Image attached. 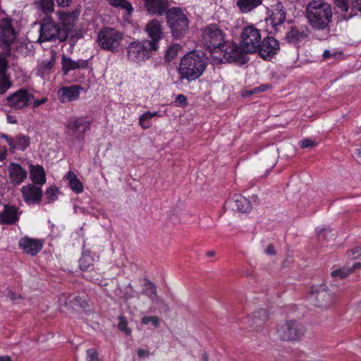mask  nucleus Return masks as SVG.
Instances as JSON below:
<instances>
[{
  "instance_id": "62",
  "label": "nucleus",
  "mask_w": 361,
  "mask_h": 361,
  "mask_svg": "<svg viewBox=\"0 0 361 361\" xmlns=\"http://www.w3.org/2000/svg\"><path fill=\"white\" fill-rule=\"evenodd\" d=\"M355 3L358 11L361 12V0H355Z\"/></svg>"
},
{
  "instance_id": "42",
  "label": "nucleus",
  "mask_w": 361,
  "mask_h": 361,
  "mask_svg": "<svg viewBox=\"0 0 361 361\" xmlns=\"http://www.w3.org/2000/svg\"><path fill=\"white\" fill-rule=\"evenodd\" d=\"M11 82L6 76L0 80V94L5 93L11 87Z\"/></svg>"
},
{
  "instance_id": "25",
  "label": "nucleus",
  "mask_w": 361,
  "mask_h": 361,
  "mask_svg": "<svg viewBox=\"0 0 361 361\" xmlns=\"http://www.w3.org/2000/svg\"><path fill=\"white\" fill-rule=\"evenodd\" d=\"M8 173L11 182L15 185H19L27 178V173L20 164L11 163L8 166Z\"/></svg>"
},
{
  "instance_id": "63",
  "label": "nucleus",
  "mask_w": 361,
  "mask_h": 361,
  "mask_svg": "<svg viewBox=\"0 0 361 361\" xmlns=\"http://www.w3.org/2000/svg\"><path fill=\"white\" fill-rule=\"evenodd\" d=\"M9 297H10L11 300H16L17 298H20V296L16 297V295H14L13 293H10Z\"/></svg>"
},
{
  "instance_id": "48",
  "label": "nucleus",
  "mask_w": 361,
  "mask_h": 361,
  "mask_svg": "<svg viewBox=\"0 0 361 361\" xmlns=\"http://www.w3.org/2000/svg\"><path fill=\"white\" fill-rule=\"evenodd\" d=\"M8 68V61L4 54H0V74L4 73Z\"/></svg>"
},
{
  "instance_id": "57",
  "label": "nucleus",
  "mask_w": 361,
  "mask_h": 361,
  "mask_svg": "<svg viewBox=\"0 0 361 361\" xmlns=\"http://www.w3.org/2000/svg\"><path fill=\"white\" fill-rule=\"evenodd\" d=\"M149 355V352L147 350L140 348L137 350V355L140 357H148Z\"/></svg>"
},
{
  "instance_id": "6",
  "label": "nucleus",
  "mask_w": 361,
  "mask_h": 361,
  "mask_svg": "<svg viewBox=\"0 0 361 361\" xmlns=\"http://www.w3.org/2000/svg\"><path fill=\"white\" fill-rule=\"evenodd\" d=\"M123 39V34L121 31L104 27L99 32L97 42L102 49L114 52L118 50Z\"/></svg>"
},
{
  "instance_id": "26",
  "label": "nucleus",
  "mask_w": 361,
  "mask_h": 361,
  "mask_svg": "<svg viewBox=\"0 0 361 361\" xmlns=\"http://www.w3.org/2000/svg\"><path fill=\"white\" fill-rule=\"evenodd\" d=\"M30 178L35 185L42 186L46 183V173L43 166L37 165H30Z\"/></svg>"
},
{
  "instance_id": "8",
  "label": "nucleus",
  "mask_w": 361,
  "mask_h": 361,
  "mask_svg": "<svg viewBox=\"0 0 361 361\" xmlns=\"http://www.w3.org/2000/svg\"><path fill=\"white\" fill-rule=\"evenodd\" d=\"M68 37L64 29L54 21L51 17H44L40 23L39 39L42 42H49L59 39L64 41Z\"/></svg>"
},
{
  "instance_id": "24",
  "label": "nucleus",
  "mask_w": 361,
  "mask_h": 361,
  "mask_svg": "<svg viewBox=\"0 0 361 361\" xmlns=\"http://www.w3.org/2000/svg\"><path fill=\"white\" fill-rule=\"evenodd\" d=\"M18 208L15 205L4 204L0 212V224H14L19 220Z\"/></svg>"
},
{
  "instance_id": "1",
  "label": "nucleus",
  "mask_w": 361,
  "mask_h": 361,
  "mask_svg": "<svg viewBox=\"0 0 361 361\" xmlns=\"http://www.w3.org/2000/svg\"><path fill=\"white\" fill-rule=\"evenodd\" d=\"M201 41L216 63H231V41L225 40V34L216 24L202 30Z\"/></svg>"
},
{
  "instance_id": "46",
  "label": "nucleus",
  "mask_w": 361,
  "mask_h": 361,
  "mask_svg": "<svg viewBox=\"0 0 361 361\" xmlns=\"http://www.w3.org/2000/svg\"><path fill=\"white\" fill-rule=\"evenodd\" d=\"M346 255L348 258L350 259H356L361 255V247H356L353 249L348 250L346 253Z\"/></svg>"
},
{
  "instance_id": "59",
  "label": "nucleus",
  "mask_w": 361,
  "mask_h": 361,
  "mask_svg": "<svg viewBox=\"0 0 361 361\" xmlns=\"http://www.w3.org/2000/svg\"><path fill=\"white\" fill-rule=\"evenodd\" d=\"M265 252L267 255H274L276 254L274 247L272 245H269L268 247L266 249Z\"/></svg>"
},
{
  "instance_id": "55",
  "label": "nucleus",
  "mask_w": 361,
  "mask_h": 361,
  "mask_svg": "<svg viewBox=\"0 0 361 361\" xmlns=\"http://www.w3.org/2000/svg\"><path fill=\"white\" fill-rule=\"evenodd\" d=\"M47 98H42L41 99H36L33 102V108H37L41 104H44L47 102Z\"/></svg>"
},
{
  "instance_id": "21",
  "label": "nucleus",
  "mask_w": 361,
  "mask_h": 361,
  "mask_svg": "<svg viewBox=\"0 0 361 361\" xmlns=\"http://www.w3.org/2000/svg\"><path fill=\"white\" fill-rule=\"evenodd\" d=\"M61 64L63 75H67L72 71L87 68L89 66V60L80 59L78 61H74L71 57L63 54Z\"/></svg>"
},
{
  "instance_id": "44",
  "label": "nucleus",
  "mask_w": 361,
  "mask_h": 361,
  "mask_svg": "<svg viewBox=\"0 0 361 361\" xmlns=\"http://www.w3.org/2000/svg\"><path fill=\"white\" fill-rule=\"evenodd\" d=\"M317 143L310 138H305L299 142V145L302 149L313 147L317 146Z\"/></svg>"
},
{
  "instance_id": "19",
  "label": "nucleus",
  "mask_w": 361,
  "mask_h": 361,
  "mask_svg": "<svg viewBox=\"0 0 361 361\" xmlns=\"http://www.w3.org/2000/svg\"><path fill=\"white\" fill-rule=\"evenodd\" d=\"M225 204L231 207L232 210L240 213H249L252 209L250 200L240 194H234L226 202Z\"/></svg>"
},
{
  "instance_id": "60",
  "label": "nucleus",
  "mask_w": 361,
  "mask_h": 361,
  "mask_svg": "<svg viewBox=\"0 0 361 361\" xmlns=\"http://www.w3.org/2000/svg\"><path fill=\"white\" fill-rule=\"evenodd\" d=\"M361 268V263L360 262H355L353 264L352 267H350V269H353V271L355 269H360Z\"/></svg>"
},
{
  "instance_id": "18",
  "label": "nucleus",
  "mask_w": 361,
  "mask_h": 361,
  "mask_svg": "<svg viewBox=\"0 0 361 361\" xmlns=\"http://www.w3.org/2000/svg\"><path fill=\"white\" fill-rule=\"evenodd\" d=\"M147 13L151 16H161L170 9L169 0H142Z\"/></svg>"
},
{
  "instance_id": "52",
  "label": "nucleus",
  "mask_w": 361,
  "mask_h": 361,
  "mask_svg": "<svg viewBox=\"0 0 361 361\" xmlns=\"http://www.w3.org/2000/svg\"><path fill=\"white\" fill-rule=\"evenodd\" d=\"M175 102L181 105L187 104V97L184 94H178L175 99Z\"/></svg>"
},
{
  "instance_id": "31",
  "label": "nucleus",
  "mask_w": 361,
  "mask_h": 361,
  "mask_svg": "<svg viewBox=\"0 0 361 361\" xmlns=\"http://www.w3.org/2000/svg\"><path fill=\"white\" fill-rule=\"evenodd\" d=\"M16 38V32L13 27L11 30L7 31V29L0 30V41L6 47H10Z\"/></svg>"
},
{
  "instance_id": "36",
  "label": "nucleus",
  "mask_w": 361,
  "mask_h": 361,
  "mask_svg": "<svg viewBox=\"0 0 361 361\" xmlns=\"http://www.w3.org/2000/svg\"><path fill=\"white\" fill-rule=\"evenodd\" d=\"M353 272V269L350 267H343L341 269H336L331 272V276L336 279H345Z\"/></svg>"
},
{
  "instance_id": "43",
  "label": "nucleus",
  "mask_w": 361,
  "mask_h": 361,
  "mask_svg": "<svg viewBox=\"0 0 361 361\" xmlns=\"http://www.w3.org/2000/svg\"><path fill=\"white\" fill-rule=\"evenodd\" d=\"M11 27H13L10 18H4L0 20V30L7 29V31L11 32Z\"/></svg>"
},
{
  "instance_id": "11",
  "label": "nucleus",
  "mask_w": 361,
  "mask_h": 361,
  "mask_svg": "<svg viewBox=\"0 0 361 361\" xmlns=\"http://www.w3.org/2000/svg\"><path fill=\"white\" fill-rule=\"evenodd\" d=\"M92 122L84 117L71 118L66 124V128L69 135L75 140H82L85 133L90 130Z\"/></svg>"
},
{
  "instance_id": "35",
  "label": "nucleus",
  "mask_w": 361,
  "mask_h": 361,
  "mask_svg": "<svg viewBox=\"0 0 361 361\" xmlns=\"http://www.w3.org/2000/svg\"><path fill=\"white\" fill-rule=\"evenodd\" d=\"M94 259L89 254H83L79 259V267L82 271H87L93 265Z\"/></svg>"
},
{
  "instance_id": "64",
  "label": "nucleus",
  "mask_w": 361,
  "mask_h": 361,
  "mask_svg": "<svg viewBox=\"0 0 361 361\" xmlns=\"http://www.w3.org/2000/svg\"><path fill=\"white\" fill-rule=\"evenodd\" d=\"M355 154L357 157H361V147L355 149Z\"/></svg>"
},
{
  "instance_id": "50",
  "label": "nucleus",
  "mask_w": 361,
  "mask_h": 361,
  "mask_svg": "<svg viewBox=\"0 0 361 361\" xmlns=\"http://www.w3.org/2000/svg\"><path fill=\"white\" fill-rule=\"evenodd\" d=\"M2 137L5 140V141L7 142V144L9 145V147L14 149V145H15V137L13 138L10 137L8 135H2Z\"/></svg>"
},
{
  "instance_id": "41",
  "label": "nucleus",
  "mask_w": 361,
  "mask_h": 361,
  "mask_svg": "<svg viewBox=\"0 0 361 361\" xmlns=\"http://www.w3.org/2000/svg\"><path fill=\"white\" fill-rule=\"evenodd\" d=\"M50 59L48 61H43L42 64L45 70L49 71L54 66L56 60V53L51 51Z\"/></svg>"
},
{
  "instance_id": "53",
  "label": "nucleus",
  "mask_w": 361,
  "mask_h": 361,
  "mask_svg": "<svg viewBox=\"0 0 361 361\" xmlns=\"http://www.w3.org/2000/svg\"><path fill=\"white\" fill-rule=\"evenodd\" d=\"M176 56V52L171 47L166 50L165 56L168 60L173 59Z\"/></svg>"
},
{
  "instance_id": "2",
  "label": "nucleus",
  "mask_w": 361,
  "mask_h": 361,
  "mask_svg": "<svg viewBox=\"0 0 361 361\" xmlns=\"http://www.w3.org/2000/svg\"><path fill=\"white\" fill-rule=\"evenodd\" d=\"M260 31L253 25L244 27L240 33L239 44L231 41V62L245 64L248 54H256V49L261 42Z\"/></svg>"
},
{
  "instance_id": "32",
  "label": "nucleus",
  "mask_w": 361,
  "mask_h": 361,
  "mask_svg": "<svg viewBox=\"0 0 361 361\" xmlns=\"http://www.w3.org/2000/svg\"><path fill=\"white\" fill-rule=\"evenodd\" d=\"M37 8H39L46 16L52 13L54 11V0H37L36 1Z\"/></svg>"
},
{
  "instance_id": "5",
  "label": "nucleus",
  "mask_w": 361,
  "mask_h": 361,
  "mask_svg": "<svg viewBox=\"0 0 361 361\" xmlns=\"http://www.w3.org/2000/svg\"><path fill=\"white\" fill-rule=\"evenodd\" d=\"M165 15L172 36L176 39L183 37L188 29L189 20L186 15L178 7L171 8Z\"/></svg>"
},
{
  "instance_id": "38",
  "label": "nucleus",
  "mask_w": 361,
  "mask_h": 361,
  "mask_svg": "<svg viewBox=\"0 0 361 361\" xmlns=\"http://www.w3.org/2000/svg\"><path fill=\"white\" fill-rule=\"evenodd\" d=\"M118 329L123 331L126 335L128 336L131 334V330L128 326V321L124 316H120Z\"/></svg>"
},
{
  "instance_id": "39",
  "label": "nucleus",
  "mask_w": 361,
  "mask_h": 361,
  "mask_svg": "<svg viewBox=\"0 0 361 361\" xmlns=\"http://www.w3.org/2000/svg\"><path fill=\"white\" fill-rule=\"evenodd\" d=\"M151 323L153 326L158 327L160 324V320L157 316H144L141 319V324L147 325Z\"/></svg>"
},
{
  "instance_id": "13",
  "label": "nucleus",
  "mask_w": 361,
  "mask_h": 361,
  "mask_svg": "<svg viewBox=\"0 0 361 361\" xmlns=\"http://www.w3.org/2000/svg\"><path fill=\"white\" fill-rule=\"evenodd\" d=\"M257 47L256 54L266 61H270L280 50L279 42L273 37H267L261 39Z\"/></svg>"
},
{
  "instance_id": "12",
  "label": "nucleus",
  "mask_w": 361,
  "mask_h": 361,
  "mask_svg": "<svg viewBox=\"0 0 361 361\" xmlns=\"http://www.w3.org/2000/svg\"><path fill=\"white\" fill-rule=\"evenodd\" d=\"M34 97L27 89L20 88L6 97V104L13 110L23 109L31 104Z\"/></svg>"
},
{
  "instance_id": "40",
  "label": "nucleus",
  "mask_w": 361,
  "mask_h": 361,
  "mask_svg": "<svg viewBox=\"0 0 361 361\" xmlns=\"http://www.w3.org/2000/svg\"><path fill=\"white\" fill-rule=\"evenodd\" d=\"M115 7H120L123 9L126 10L128 15H131L133 12V7L131 3L128 0H121V3H115Z\"/></svg>"
},
{
  "instance_id": "30",
  "label": "nucleus",
  "mask_w": 361,
  "mask_h": 361,
  "mask_svg": "<svg viewBox=\"0 0 361 361\" xmlns=\"http://www.w3.org/2000/svg\"><path fill=\"white\" fill-rule=\"evenodd\" d=\"M142 293L146 295L152 302L162 303L163 300L157 296L156 286L151 282H147L145 284V288Z\"/></svg>"
},
{
  "instance_id": "45",
  "label": "nucleus",
  "mask_w": 361,
  "mask_h": 361,
  "mask_svg": "<svg viewBox=\"0 0 361 361\" xmlns=\"http://www.w3.org/2000/svg\"><path fill=\"white\" fill-rule=\"evenodd\" d=\"M336 6L341 11L347 12L349 9V4L347 0H333Z\"/></svg>"
},
{
  "instance_id": "14",
  "label": "nucleus",
  "mask_w": 361,
  "mask_h": 361,
  "mask_svg": "<svg viewBox=\"0 0 361 361\" xmlns=\"http://www.w3.org/2000/svg\"><path fill=\"white\" fill-rule=\"evenodd\" d=\"M145 31L147 35L148 42L156 49L159 48V42L164 37V32L161 22L154 18L149 20L145 25Z\"/></svg>"
},
{
  "instance_id": "56",
  "label": "nucleus",
  "mask_w": 361,
  "mask_h": 361,
  "mask_svg": "<svg viewBox=\"0 0 361 361\" xmlns=\"http://www.w3.org/2000/svg\"><path fill=\"white\" fill-rule=\"evenodd\" d=\"M7 156V149L4 147H0V161H3Z\"/></svg>"
},
{
  "instance_id": "51",
  "label": "nucleus",
  "mask_w": 361,
  "mask_h": 361,
  "mask_svg": "<svg viewBox=\"0 0 361 361\" xmlns=\"http://www.w3.org/2000/svg\"><path fill=\"white\" fill-rule=\"evenodd\" d=\"M269 87H270L269 85L262 84L258 87H255L253 92H255V94L264 92L267 91Z\"/></svg>"
},
{
  "instance_id": "33",
  "label": "nucleus",
  "mask_w": 361,
  "mask_h": 361,
  "mask_svg": "<svg viewBox=\"0 0 361 361\" xmlns=\"http://www.w3.org/2000/svg\"><path fill=\"white\" fill-rule=\"evenodd\" d=\"M160 116L157 111L151 112L147 111L142 114L139 118V124L143 129H147L150 127V121L152 118Z\"/></svg>"
},
{
  "instance_id": "3",
  "label": "nucleus",
  "mask_w": 361,
  "mask_h": 361,
  "mask_svg": "<svg viewBox=\"0 0 361 361\" xmlns=\"http://www.w3.org/2000/svg\"><path fill=\"white\" fill-rule=\"evenodd\" d=\"M208 64L207 54L202 51L194 50L187 53L180 59L178 73L179 81L187 80L190 82L200 78L205 71Z\"/></svg>"
},
{
  "instance_id": "49",
  "label": "nucleus",
  "mask_w": 361,
  "mask_h": 361,
  "mask_svg": "<svg viewBox=\"0 0 361 361\" xmlns=\"http://www.w3.org/2000/svg\"><path fill=\"white\" fill-rule=\"evenodd\" d=\"M97 359V353L93 349L90 348L87 350V361H96Z\"/></svg>"
},
{
  "instance_id": "9",
  "label": "nucleus",
  "mask_w": 361,
  "mask_h": 361,
  "mask_svg": "<svg viewBox=\"0 0 361 361\" xmlns=\"http://www.w3.org/2000/svg\"><path fill=\"white\" fill-rule=\"evenodd\" d=\"M305 332V327L295 321H286L278 326V336L286 341H297L300 340Z\"/></svg>"
},
{
  "instance_id": "58",
  "label": "nucleus",
  "mask_w": 361,
  "mask_h": 361,
  "mask_svg": "<svg viewBox=\"0 0 361 361\" xmlns=\"http://www.w3.org/2000/svg\"><path fill=\"white\" fill-rule=\"evenodd\" d=\"M254 92V88L252 89V90H244L242 92V97H250L253 94H255Z\"/></svg>"
},
{
  "instance_id": "17",
  "label": "nucleus",
  "mask_w": 361,
  "mask_h": 361,
  "mask_svg": "<svg viewBox=\"0 0 361 361\" xmlns=\"http://www.w3.org/2000/svg\"><path fill=\"white\" fill-rule=\"evenodd\" d=\"M21 193L25 202L27 204H39L43 195L41 186L31 183L23 186Z\"/></svg>"
},
{
  "instance_id": "34",
  "label": "nucleus",
  "mask_w": 361,
  "mask_h": 361,
  "mask_svg": "<svg viewBox=\"0 0 361 361\" xmlns=\"http://www.w3.org/2000/svg\"><path fill=\"white\" fill-rule=\"evenodd\" d=\"M30 141L29 137L19 135L15 137L14 149L24 151L30 145Z\"/></svg>"
},
{
  "instance_id": "28",
  "label": "nucleus",
  "mask_w": 361,
  "mask_h": 361,
  "mask_svg": "<svg viewBox=\"0 0 361 361\" xmlns=\"http://www.w3.org/2000/svg\"><path fill=\"white\" fill-rule=\"evenodd\" d=\"M66 179L68 180L69 186L76 194H80L83 191L84 187L82 183L77 178L73 171H68L66 174Z\"/></svg>"
},
{
  "instance_id": "10",
  "label": "nucleus",
  "mask_w": 361,
  "mask_h": 361,
  "mask_svg": "<svg viewBox=\"0 0 361 361\" xmlns=\"http://www.w3.org/2000/svg\"><path fill=\"white\" fill-rule=\"evenodd\" d=\"M310 299L315 306L324 309L333 305L334 294L325 285H317L312 286Z\"/></svg>"
},
{
  "instance_id": "20",
  "label": "nucleus",
  "mask_w": 361,
  "mask_h": 361,
  "mask_svg": "<svg viewBox=\"0 0 361 361\" xmlns=\"http://www.w3.org/2000/svg\"><path fill=\"white\" fill-rule=\"evenodd\" d=\"M271 14L269 20L274 29V32H278V27L282 25L286 17V11L283 4L281 2H277L271 6L270 10Z\"/></svg>"
},
{
  "instance_id": "27",
  "label": "nucleus",
  "mask_w": 361,
  "mask_h": 361,
  "mask_svg": "<svg viewBox=\"0 0 361 361\" xmlns=\"http://www.w3.org/2000/svg\"><path fill=\"white\" fill-rule=\"evenodd\" d=\"M269 319V313L266 309L256 311L252 317V326L257 331H261Z\"/></svg>"
},
{
  "instance_id": "29",
  "label": "nucleus",
  "mask_w": 361,
  "mask_h": 361,
  "mask_svg": "<svg viewBox=\"0 0 361 361\" xmlns=\"http://www.w3.org/2000/svg\"><path fill=\"white\" fill-rule=\"evenodd\" d=\"M262 3V0H238L237 6L243 13H247L255 9Z\"/></svg>"
},
{
  "instance_id": "37",
  "label": "nucleus",
  "mask_w": 361,
  "mask_h": 361,
  "mask_svg": "<svg viewBox=\"0 0 361 361\" xmlns=\"http://www.w3.org/2000/svg\"><path fill=\"white\" fill-rule=\"evenodd\" d=\"M58 188L56 186H51L45 192V197L47 198V203H51L57 200L58 197Z\"/></svg>"
},
{
  "instance_id": "23",
  "label": "nucleus",
  "mask_w": 361,
  "mask_h": 361,
  "mask_svg": "<svg viewBox=\"0 0 361 361\" xmlns=\"http://www.w3.org/2000/svg\"><path fill=\"white\" fill-rule=\"evenodd\" d=\"M80 15V11L78 9H75L72 11L66 12V11H59L58 16L59 20L61 23V29H64L66 30V33L68 35L69 31L74 26L75 21L77 20L78 16Z\"/></svg>"
},
{
  "instance_id": "61",
  "label": "nucleus",
  "mask_w": 361,
  "mask_h": 361,
  "mask_svg": "<svg viewBox=\"0 0 361 361\" xmlns=\"http://www.w3.org/2000/svg\"><path fill=\"white\" fill-rule=\"evenodd\" d=\"M0 361H11L9 356H1L0 357Z\"/></svg>"
},
{
  "instance_id": "22",
  "label": "nucleus",
  "mask_w": 361,
  "mask_h": 361,
  "mask_svg": "<svg viewBox=\"0 0 361 361\" xmlns=\"http://www.w3.org/2000/svg\"><path fill=\"white\" fill-rule=\"evenodd\" d=\"M82 89L80 85L63 86L58 92L59 99L61 103L75 101L79 98Z\"/></svg>"
},
{
  "instance_id": "4",
  "label": "nucleus",
  "mask_w": 361,
  "mask_h": 361,
  "mask_svg": "<svg viewBox=\"0 0 361 361\" xmlns=\"http://www.w3.org/2000/svg\"><path fill=\"white\" fill-rule=\"evenodd\" d=\"M306 18L315 30H324L329 27L333 12L329 4L323 0H313L306 6Z\"/></svg>"
},
{
  "instance_id": "16",
  "label": "nucleus",
  "mask_w": 361,
  "mask_h": 361,
  "mask_svg": "<svg viewBox=\"0 0 361 361\" xmlns=\"http://www.w3.org/2000/svg\"><path fill=\"white\" fill-rule=\"evenodd\" d=\"M310 33V30L306 25H292L286 32L285 39L290 44H298L305 39Z\"/></svg>"
},
{
  "instance_id": "47",
  "label": "nucleus",
  "mask_w": 361,
  "mask_h": 361,
  "mask_svg": "<svg viewBox=\"0 0 361 361\" xmlns=\"http://www.w3.org/2000/svg\"><path fill=\"white\" fill-rule=\"evenodd\" d=\"M342 51H331L330 50H325L323 52L322 56L324 59H329L330 58H336L338 56H341Z\"/></svg>"
},
{
  "instance_id": "7",
  "label": "nucleus",
  "mask_w": 361,
  "mask_h": 361,
  "mask_svg": "<svg viewBox=\"0 0 361 361\" xmlns=\"http://www.w3.org/2000/svg\"><path fill=\"white\" fill-rule=\"evenodd\" d=\"M126 49L128 59L135 63L149 59L153 52L157 51L148 42V39L133 41L128 44Z\"/></svg>"
},
{
  "instance_id": "54",
  "label": "nucleus",
  "mask_w": 361,
  "mask_h": 361,
  "mask_svg": "<svg viewBox=\"0 0 361 361\" xmlns=\"http://www.w3.org/2000/svg\"><path fill=\"white\" fill-rule=\"evenodd\" d=\"M58 6L61 7H67L70 6L73 0H56Z\"/></svg>"
},
{
  "instance_id": "15",
  "label": "nucleus",
  "mask_w": 361,
  "mask_h": 361,
  "mask_svg": "<svg viewBox=\"0 0 361 361\" xmlns=\"http://www.w3.org/2000/svg\"><path fill=\"white\" fill-rule=\"evenodd\" d=\"M44 240L24 236L18 240L19 248L25 255L36 256L43 248Z\"/></svg>"
}]
</instances>
